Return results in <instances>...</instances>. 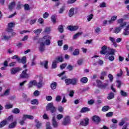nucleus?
I'll return each mask as SVG.
<instances>
[{"label":"nucleus","mask_w":129,"mask_h":129,"mask_svg":"<svg viewBox=\"0 0 129 129\" xmlns=\"http://www.w3.org/2000/svg\"><path fill=\"white\" fill-rule=\"evenodd\" d=\"M52 124L53 127H55V128H57V127H58V122H57V120H56V118L55 117V116H53L52 117Z\"/></svg>","instance_id":"nucleus-9"},{"label":"nucleus","mask_w":129,"mask_h":129,"mask_svg":"<svg viewBox=\"0 0 129 129\" xmlns=\"http://www.w3.org/2000/svg\"><path fill=\"white\" fill-rule=\"evenodd\" d=\"M51 19L53 24H56V16L52 15L51 17Z\"/></svg>","instance_id":"nucleus-50"},{"label":"nucleus","mask_w":129,"mask_h":129,"mask_svg":"<svg viewBox=\"0 0 129 129\" xmlns=\"http://www.w3.org/2000/svg\"><path fill=\"white\" fill-rule=\"evenodd\" d=\"M11 92V89H7L5 93L1 95V96H8V95H10V92Z\"/></svg>","instance_id":"nucleus-21"},{"label":"nucleus","mask_w":129,"mask_h":129,"mask_svg":"<svg viewBox=\"0 0 129 129\" xmlns=\"http://www.w3.org/2000/svg\"><path fill=\"white\" fill-rule=\"evenodd\" d=\"M27 71H28V69H26L25 71H23L22 73L20 75V78H22L24 79L25 78L28 79L30 77L29 74H27Z\"/></svg>","instance_id":"nucleus-5"},{"label":"nucleus","mask_w":129,"mask_h":129,"mask_svg":"<svg viewBox=\"0 0 129 129\" xmlns=\"http://www.w3.org/2000/svg\"><path fill=\"white\" fill-rule=\"evenodd\" d=\"M87 111H90V109L88 107H83L81 110V112H87Z\"/></svg>","instance_id":"nucleus-31"},{"label":"nucleus","mask_w":129,"mask_h":129,"mask_svg":"<svg viewBox=\"0 0 129 129\" xmlns=\"http://www.w3.org/2000/svg\"><path fill=\"white\" fill-rule=\"evenodd\" d=\"M42 31H43V29H37L34 30L33 31V33H34L36 36H39V35L42 32Z\"/></svg>","instance_id":"nucleus-17"},{"label":"nucleus","mask_w":129,"mask_h":129,"mask_svg":"<svg viewBox=\"0 0 129 129\" xmlns=\"http://www.w3.org/2000/svg\"><path fill=\"white\" fill-rule=\"evenodd\" d=\"M31 103L33 105H35V104L38 105L39 104V100H38V99H34L31 101Z\"/></svg>","instance_id":"nucleus-32"},{"label":"nucleus","mask_w":129,"mask_h":129,"mask_svg":"<svg viewBox=\"0 0 129 129\" xmlns=\"http://www.w3.org/2000/svg\"><path fill=\"white\" fill-rule=\"evenodd\" d=\"M96 83L97 84L98 86L100 88V86L102 85V82H101V81L99 80H97L96 81Z\"/></svg>","instance_id":"nucleus-60"},{"label":"nucleus","mask_w":129,"mask_h":129,"mask_svg":"<svg viewBox=\"0 0 129 129\" xmlns=\"http://www.w3.org/2000/svg\"><path fill=\"white\" fill-rule=\"evenodd\" d=\"M108 77L110 81V82H112V81H113V76H112V75H111V74H108Z\"/></svg>","instance_id":"nucleus-51"},{"label":"nucleus","mask_w":129,"mask_h":129,"mask_svg":"<svg viewBox=\"0 0 129 129\" xmlns=\"http://www.w3.org/2000/svg\"><path fill=\"white\" fill-rule=\"evenodd\" d=\"M39 50L41 53H43L45 51V43H44V42H40Z\"/></svg>","instance_id":"nucleus-7"},{"label":"nucleus","mask_w":129,"mask_h":129,"mask_svg":"<svg viewBox=\"0 0 129 129\" xmlns=\"http://www.w3.org/2000/svg\"><path fill=\"white\" fill-rule=\"evenodd\" d=\"M24 10H25V11H29L30 6L29 5V4H25Z\"/></svg>","instance_id":"nucleus-53"},{"label":"nucleus","mask_w":129,"mask_h":129,"mask_svg":"<svg viewBox=\"0 0 129 129\" xmlns=\"http://www.w3.org/2000/svg\"><path fill=\"white\" fill-rule=\"evenodd\" d=\"M7 120H4L3 121H1L0 122V128H2V127H4L6 124H7Z\"/></svg>","instance_id":"nucleus-33"},{"label":"nucleus","mask_w":129,"mask_h":129,"mask_svg":"<svg viewBox=\"0 0 129 129\" xmlns=\"http://www.w3.org/2000/svg\"><path fill=\"white\" fill-rule=\"evenodd\" d=\"M109 39L110 40V41L112 43L113 45L115 46L116 47V42H115V39H114V38L112 37H110L109 38Z\"/></svg>","instance_id":"nucleus-25"},{"label":"nucleus","mask_w":129,"mask_h":129,"mask_svg":"<svg viewBox=\"0 0 129 129\" xmlns=\"http://www.w3.org/2000/svg\"><path fill=\"white\" fill-rule=\"evenodd\" d=\"M55 60L56 61V62H63V61H64V58H63L62 56H60L56 57Z\"/></svg>","instance_id":"nucleus-30"},{"label":"nucleus","mask_w":129,"mask_h":129,"mask_svg":"<svg viewBox=\"0 0 129 129\" xmlns=\"http://www.w3.org/2000/svg\"><path fill=\"white\" fill-rule=\"evenodd\" d=\"M64 81L67 85H69V84H71V79H66Z\"/></svg>","instance_id":"nucleus-47"},{"label":"nucleus","mask_w":129,"mask_h":129,"mask_svg":"<svg viewBox=\"0 0 129 129\" xmlns=\"http://www.w3.org/2000/svg\"><path fill=\"white\" fill-rule=\"evenodd\" d=\"M36 86L38 88H41L43 86V78L40 77L39 78V82H37Z\"/></svg>","instance_id":"nucleus-12"},{"label":"nucleus","mask_w":129,"mask_h":129,"mask_svg":"<svg viewBox=\"0 0 129 129\" xmlns=\"http://www.w3.org/2000/svg\"><path fill=\"white\" fill-rule=\"evenodd\" d=\"M12 111L13 113H15V114H18L20 113L21 111L20 110V109L18 108H15L13 110H12Z\"/></svg>","instance_id":"nucleus-29"},{"label":"nucleus","mask_w":129,"mask_h":129,"mask_svg":"<svg viewBox=\"0 0 129 129\" xmlns=\"http://www.w3.org/2000/svg\"><path fill=\"white\" fill-rule=\"evenodd\" d=\"M67 66V63H63L62 64L60 65V68L61 70H63V69H65Z\"/></svg>","instance_id":"nucleus-46"},{"label":"nucleus","mask_w":129,"mask_h":129,"mask_svg":"<svg viewBox=\"0 0 129 129\" xmlns=\"http://www.w3.org/2000/svg\"><path fill=\"white\" fill-rule=\"evenodd\" d=\"M92 120L96 123H99V122L100 121V118H99L98 116L95 115L92 117Z\"/></svg>","instance_id":"nucleus-13"},{"label":"nucleus","mask_w":129,"mask_h":129,"mask_svg":"<svg viewBox=\"0 0 129 129\" xmlns=\"http://www.w3.org/2000/svg\"><path fill=\"white\" fill-rule=\"evenodd\" d=\"M46 129H53V127L51 126V123H50V122H47L46 123Z\"/></svg>","instance_id":"nucleus-41"},{"label":"nucleus","mask_w":129,"mask_h":129,"mask_svg":"<svg viewBox=\"0 0 129 129\" xmlns=\"http://www.w3.org/2000/svg\"><path fill=\"white\" fill-rule=\"evenodd\" d=\"M41 65H44V68L48 69V61H45L44 62H41Z\"/></svg>","instance_id":"nucleus-43"},{"label":"nucleus","mask_w":129,"mask_h":129,"mask_svg":"<svg viewBox=\"0 0 129 129\" xmlns=\"http://www.w3.org/2000/svg\"><path fill=\"white\" fill-rule=\"evenodd\" d=\"M44 40H45L44 41V46L46 45V46H50V44H51V39H52V36L50 35H46L43 37V38Z\"/></svg>","instance_id":"nucleus-3"},{"label":"nucleus","mask_w":129,"mask_h":129,"mask_svg":"<svg viewBox=\"0 0 129 129\" xmlns=\"http://www.w3.org/2000/svg\"><path fill=\"white\" fill-rule=\"evenodd\" d=\"M57 63H58L57 60H54L53 61L51 66V68H52V69H55V68H57Z\"/></svg>","instance_id":"nucleus-26"},{"label":"nucleus","mask_w":129,"mask_h":129,"mask_svg":"<svg viewBox=\"0 0 129 129\" xmlns=\"http://www.w3.org/2000/svg\"><path fill=\"white\" fill-rule=\"evenodd\" d=\"M12 59H16L18 62H20V61H21V58H20V57H19L17 55H15L12 56Z\"/></svg>","instance_id":"nucleus-49"},{"label":"nucleus","mask_w":129,"mask_h":129,"mask_svg":"<svg viewBox=\"0 0 129 129\" xmlns=\"http://www.w3.org/2000/svg\"><path fill=\"white\" fill-rule=\"evenodd\" d=\"M50 88L53 90L56 89L57 88V83L56 82H53L50 84Z\"/></svg>","instance_id":"nucleus-19"},{"label":"nucleus","mask_w":129,"mask_h":129,"mask_svg":"<svg viewBox=\"0 0 129 129\" xmlns=\"http://www.w3.org/2000/svg\"><path fill=\"white\" fill-rule=\"evenodd\" d=\"M124 22H123V19L120 18L117 20V23L120 24V27H121V25H123Z\"/></svg>","instance_id":"nucleus-40"},{"label":"nucleus","mask_w":129,"mask_h":129,"mask_svg":"<svg viewBox=\"0 0 129 129\" xmlns=\"http://www.w3.org/2000/svg\"><path fill=\"white\" fill-rule=\"evenodd\" d=\"M20 70H21V69L19 68H15L14 69H12L11 70V74H16V73H17V72H19V71H20Z\"/></svg>","instance_id":"nucleus-16"},{"label":"nucleus","mask_w":129,"mask_h":129,"mask_svg":"<svg viewBox=\"0 0 129 129\" xmlns=\"http://www.w3.org/2000/svg\"><path fill=\"white\" fill-rule=\"evenodd\" d=\"M73 55L74 56H77V55H79V49H76L73 52Z\"/></svg>","instance_id":"nucleus-42"},{"label":"nucleus","mask_w":129,"mask_h":129,"mask_svg":"<svg viewBox=\"0 0 129 129\" xmlns=\"http://www.w3.org/2000/svg\"><path fill=\"white\" fill-rule=\"evenodd\" d=\"M38 22L39 23V24H40L41 25H42V24L44 23V19L43 18H40L38 20Z\"/></svg>","instance_id":"nucleus-63"},{"label":"nucleus","mask_w":129,"mask_h":129,"mask_svg":"<svg viewBox=\"0 0 129 129\" xmlns=\"http://www.w3.org/2000/svg\"><path fill=\"white\" fill-rule=\"evenodd\" d=\"M64 11H65V7L62 6L61 8H60V9L58 11V13L59 14H63Z\"/></svg>","instance_id":"nucleus-45"},{"label":"nucleus","mask_w":129,"mask_h":129,"mask_svg":"<svg viewBox=\"0 0 129 129\" xmlns=\"http://www.w3.org/2000/svg\"><path fill=\"white\" fill-rule=\"evenodd\" d=\"M107 87V84H102V85L99 87L101 89H105Z\"/></svg>","instance_id":"nucleus-55"},{"label":"nucleus","mask_w":129,"mask_h":129,"mask_svg":"<svg viewBox=\"0 0 129 129\" xmlns=\"http://www.w3.org/2000/svg\"><path fill=\"white\" fill-rule=\"evenodd\" d=\"M125 26H126V23L124 22L123 24H121V26L115 27L113 31L114 33H115V34H118L119 33H120L122 28Z\"/></svg>","instance_id":"nucleus-2"},{"label":"nucleus","mask_w":129,"mask_h":129,"mask_svg":"<svg viewBox=\"0 0 129 129\" xmlns=\"http://www.w3.org/2000/svg\"><path fill=\"white\" fill-rule=\"evenodd\" d=\"M19 63H22V64H26L27 63V57L25 56H23L20 61H18Z\"/></svg>","instance_id":"nucleus-18"},{"label":"nucleus","mask_w":129,"mask_h":129,"mask_svg":"<svg viewBox=\"0 0 129 129\" xmlns=\"http://www.w3.org/2000/svg\"><path fill=\"white\" fill-rule=\"evenodd\" d=\"M15 6H16V2H12L9 7V10H13V9L15 8Z\"/></svg>","instance_id":"nucleus-36"},{"label":"nucleus","mask_w":129,"mask_h":129,"mask_svg":"<svg viewBox=\"0 0 129 129\" xmlns=\"http://www.w3.org/2000/svg\"><path fill=\"white\" fill-rule=\"evenodd\" d=\"M14 52H15V50L11 48L8 49L7 50V53H8V54H13V53H14Z\"/></svg>","instance_id":"nucleus-61"},{"label":"nucleus","mask_w":129,"mask_h":129,"mask_svg":"<svg viewBox=\"0 0 129 129\" xmlns=\"http://www.w3.org/2000/svg\"><path fill=\"white\" fill-rule=\"evenodd\" d=\"M80 81L82 82V83H87L88 79H87L86 77H83L81 79Z\"/></svg>","instance_id":"nucleus-35"},{"label":"nucleus","mask_w":129,"mask_h":129,"mask_svg":"<svg viewBox=\"0 0 129 129\" xmlns=\"http://www.w3.org/2000/svg\"><path fill=\"white\" fill-rule=\"evenodd\" d=\"M23 118H28V119H34V116L30 115H23Z\"/></svg>","instance_id":"nucleus-28"},{"label":"nucleus","mask_w":129,"mask_h":129,"mask_svg":"<svg viewBox=\"0 0 129 129\" xmlns=\"http://www.w3.org/2000/svg\"><path fill=\"white\" fill-rule=\"evenodd\" d=\"M123 35L128 36L129 35V25L127 26L123 31Z\"/></svg>","instance_id":"nucleus-15"},{"label":"nucleus","mask_w":129,"mask_h":129,"mask_svg":"<svg viewBox=\"0 0 129 129\" xmlns=\"http://www.w3.org/2000/svg\"><path fill=\"white\" fill-rule=\"evenodd\" d=\"M46 110L47 111H49L50 110L51 113H54V112H56V107L54 106L53 103H50L47 104L46 106Z\"/></svg>","instance_id":"nucleus-1"},{"label":"nucleus","mask_w":129,"mask_h":129,"mask_svg":"<svg viewBox=\"0 0 129 129\" xmlns=\"http://www.w3.org/2000/svg\"><path fill=\"white\" fill-rule=\"evenodd\" d=\"M107 75V72H105V71H103L101 73V77H100V79H101V80H103V79H104V77L106 76V75Z\"/></svg>","instance_id":"nucleus-22"},{"label":"nucleus","mask_w":129,"mask_h":129,"mask_svg":"<svg viewBox=\"0 0 129 129\" xmlns=\"http://www.w3.org/2000/svg\"><path fill=\"white\" fill-rule=\"evenodd\" d=\"M109 109V107L108 106H104V107H102V111H107Z\"/></svg>","instance_id":"nucleus-48"},{"label":"nucleus","mask_w":129,"mask_h":129,"mask_svg":"<svg viewBox=\"0 0 129 129\" xmlns=\"http://www.w3.org/2000/svg\"><path fill=\"white\" fill-rule=\"evenodd\" d=\"M13 116H10L8 117L7 119H6L7 123H9V122H12L13 121Z\"/></svg>","instance_id":"nucleus-38"},{"label":"nucleus","mask_w":129,"mask_h":129,"mask_svg":"<svg viewBox=\"0 0 129 129\" xmlns=\"http://www.w3.org/2000/svg\"><path fill=\"white\" fill-rule=\"evenodd\" d=\"M116 19H117V16L114 15L111 18V19L109 20L108 22L109 25H111V24H113L114 23V21H116Z\"/></svg>","instance_id":"nucleus-10"},{"label":"nucleus","mask_w":129,"mask_h":129,"mask_svg":"<svg viewBox=\"0 0 129 129\" xmlns=\"http://www.w3.org/2000/svg\"><path fill=\"white\" fill-rule=\"evenodd\" d=\"M13 104H6L5 105L6 109H10V108H13Z\"/></svg>","instance_id":"nucleus-52"},{"label":"nucleus","mask_w":129,"mask_h":129,"mask_svg":"<svg viewBox=\"0 0 129 129\" xmlns=\"http://www.w3.org/2000/svg\"><path fill=\"white\" fill-rule=\"evenodd\" d=\"M70 123H71V119L69 116H66L61 122V124H62V125H67L68 124H70Z\"/></svg>","instance_id":"nucleus-4"},{"label":"nucleus","mask_w":129,"mask_h":129,"mask_svg":"<svg viewBox=\"0 0 129 129\" xmlns=\"http://www.w3.org/2000/svg\"><path fill=\"white\" fill-rule=\"evenodd\" d=\"M37 85V81L33 80L30 82V83L28 84V87L29 88H31V87H33V86H35Z\"/></svg>","instance_id":"nucleus-14"},{"label":"nucleus","mask_w":129,"mask_h":129,"mask_svg":"<svg viewBox=\"0 0 129 129\" xmlns=\"http://www.w3.org/2000/svg\"><path fill=\"white\" fill-rule=\"evenodd\" d=\"M15 25H16V23L11 22L8 24V28H13L15 27Z\"/></svg>","instance_id":"nucleus-57"},{"label":"nucleus","mask_w":129,"mask_h":129,"mask_svg":"<svg viewBox=\"0 0 129 129\" xmlns=\"http://www.w3.org/2000/svg\"><path fill=\"white\" fill-rule=\"evenodd\" d=\"M120 94L121 95V96H123L124 97H126V96H127V93L124 92L123 90L120 91Z\"/></svg>","instance_id":"nucleus-37"},{"label":"nucleus","mask_w":129,"mask_h":129,"mask_svg":"<svg viewBox=\"0 0 129 129\" xmlns=\"http://www.w3.org/2000/svg\"><path fill=\"white\" fill-rule=\"evenodd\" d=\"M129 124L127 123L126 124L124 125L122 128V129H129L128 128Z\"/></svg>","instance_id":"nucleus-64"},{"label":"nucleus","mask_w":129,"mask_h":129,"mask_svg":"<svg viewBox=\"0 0 129 129\" xmlns=\"http://www.w3.org/2000/svg\"><path fill=\"white\" fill-rule=\"evenodd\" d=\"M35 122L36 123V126L37 128H40L42 125V123L38 120V119L35 120Z\"/></svg>","instance_id":"nucleus-24"},{"label":"nucleus","mask_w":129,"mask_h":129,"mask_svg":"<svg viewBox=\"0 0 129 129\" xmlns=\"http://www.w3.org/2000/svg\"><path fill=\"white\" fill-rule=\"evenodd\" d=\"M88 122H89V119L88 118H85L84 121H81L80 122V124L81 125H84V126H86L87 124H88Z\"/></svg>","instance_id":"nucleus-11"},{"label":"nucleus","mask_w":129,"mask_h":129,"mask_svg":"<svg viewBox=\"0 0 129 129\" xmlns=\"http://www.w3.org/2000/svg\"><path fill=\"white\" fill-rule=\"evenodd\" d=\"M107 99L110 100V99H112V98H114V93L112 92H111L108 94V96L107 97Z\"/></svg>","instance_id":"nucleus-20"},{"label":"nucleus","mask_w":129,"mask_h":129,"mask_svg":"<svg viewBox=\"0 0 129 129\" xmlns=\"http://www.w3.org/2000/svg\"><path fill=\"white\" fill-rule=\"evenodd\" d=\"M16 125H17V122L14 121L9 124V128H15V127H16Z\"/></svg>","instance_id":"nucleus-27"},{"label":"nucleus","mask_w":129,"mask_h":129,"mask_svg":"<svg viewBox=\"0 0 129 129\" xmlns=\"http://www.w3.org/2000/svg\"><path fill=\"white\" fill-rule=\"evenodd\" d=\"M51 32V28L50 27H46L44 29V33H50Z\"/></svg>","instance_id":"nucleus-54"},{"label":"nucleus","mask_w":129,"mask_h":129,"mask_svg":"<svg viewBox=\"0 0 129 129\" xmlns=\"http://www.w3.org/2000/svg\"><path fill=\"white\" fill-rule=\"evenodd\" d=\"M82 35V32H78L76 33L75 35H74L73 39L74 40L77 39L79 37V36H81Z\"/></svg>","instance_id":"nucleus-39"},{"label":"nucleus","mask_w":129,"mask_h":129,"mask_svg":"<svg viewBox=\"0 0 129 129\" xmlns=\"http://www.w3.org/2000/svg\"><path fill=\"white\" fill-rule=\"evenodd\" d=\"M75 9L72 8H71L69 12V17H73V15H74V11H75Z\"/></svg>","instance_id":"nucleus-23"},{"label":"nucleus","mask_w":129,"mask_h":129,"mask_svg":"<svg viewBox=\"0 0 129 129\" xmlns=\"http://www.w3.org/2000/svg\"><path fill=\"white\" fill-rule=\"evenodd\" d=\"M58 30L60 33H63L64 29H63V25H60L58 27Z\"/></svg>","instance_id":"nucleus-44"},{"label":"nucleus","mask_w":129,"mask_h":129,"mask_svg":"<svg viewBox=\"0 0 129 129\" xmlns=\"http://www.w3.org/2000/svg\"><path fill=\"white\" fill-rule=\"evenodd\" d=\"M67 29L69 30V31H71L72 32H73L74 31H77V30H78L79 29V27L78 26H69L67 27Z\"/></svg>","instance_id":"nucleus-8"},{"label":"nucleus","mask_w":129,"mask_h":129,"mask_svg":"<svg viewBox=\"0 0 129 129\" xmlns=\"http://www.w3.org/2000/svg\"><path fill=\"white\" fill-rule=\"evenodd\" d=\"M63 117V115L59 114L56 116V119H58V120H60V119H62V118Z\"/></svg>","instance_id":"nucleus-59"},{"label":"nucleus","mask_w":129,"mask_h":129,"mask_svg":"<svg viewBox=\"0 0 129 129\" xmlns=\"http://www.w3.org/2000/svg\"><path fill=\"white\" fill-rule=\"evenodd\" d=\"M77 81H78V80L77 79H71V84H72L73 85H75L77 84Z\"/></svg>","instance_id":"nucleus-34"},{"label":"nucleus","mask_w":129,"mask_h":129,"mask_svg":"<svg viewBox=\"0 0 129 129\" xmlns=\"http://www.w3.org/2000/svg\"><path fill=\"white\" fill-rule=\"evenodd\" d=\"M49 16H50V14H49V13L48 12H45L43 14V17L44 18V19H47V18L49 17Z\"/></svg>","instance_id":"nucleus-56"},{"label":"nucleus","mask_w":129,"mask_h":129,"mask_svg":"<svg viewBox=\"0 0 129 129\" xmlns=\"http://www.w3.org/2000/svg\"><path fill=\"white\" fill-rule=\"evenodd\" d=\"M33 94L34 96H39L40 95V92L38 90H36L34 93Z\"/></svg>","instance_id":"nucleus-58"},{"label":"nucleus","mask_w":129,"mask_h":129,"mask_svg":"<svg viewBox=\"0 0 129 129\" xmlns=\"http://www.w3.org/2000/svg\"><path fill=\"white\" fill-rule=\"evenodd\" d=\"M115 52V51L114 50V49H110V50L109 51V54L110 55H114V52Z\"/></svg>","instance_id":"nucleus-62"},{"label":"nucleus","mask_w":129,"mask_h":129,"mask_svg":"<svg viewBox=\"0 0 129 129\" xmlns=\"http://www.w3.org/2000/svg\"><path fill=\"white\" fill-rule=\"evenodd\" d=\"M101 51H100V53L101 55H105L106 53H107V46L104 45L101 48Z\"/></svg>","instance_id":"nucleus-6"}]
</instances>
